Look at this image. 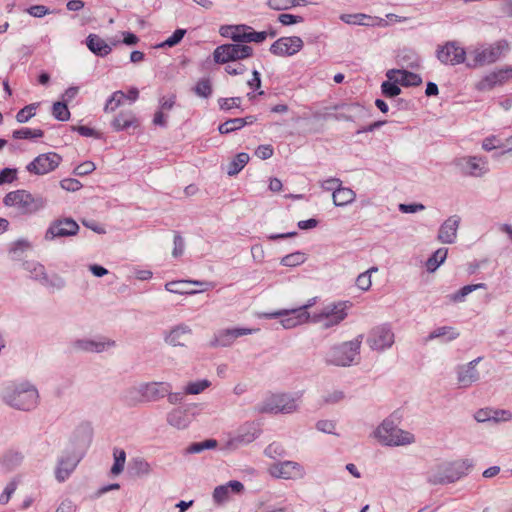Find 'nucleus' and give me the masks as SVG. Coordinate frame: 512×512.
Masks as SVG:
<instances>
[{"label": "nucleus", "mask_w": 512, "mask_h": 512, "mask_svg": "<svg viewBox=\"0 0 512 512\" xmlns=\"http://www.w3.org/2000/svg\"><path fill=\"white\" fill-rule=\"evenodd\" d=\"M39 107V103H32L24 108H22L18 113L16 114V120L19 123H26L28 122L33 116L36 114V110Z\"/></svg>", "instance_id": "nucleus-49"}, {"label": "nucleus", "mask_w": 512, "mask_h": 512, "mask_svg": "<svg viewBox=\"0 0 512 512\" xmlns=\"http://www.w3.org/2000/svg\"><path fill=\"white\" fill-rule=\"evenodd\" d=\"M448 254L447 248H439L426 261L425 266L428 272H434L445 261Z\"/></svg>", "instance_id": "nucleus-37"}, {"label": "nucleus", "mask_w": 512, "mask_h": 512, "mask_svg": "<svg viewBox=\"0 0 512 512\" xmlns=\"http://www.w3.org/2000/svg\"><path fill=\"white\" fill-rule=\"evenodd\" d=\"M192 335V329L186 324H178L164 332V341L173 347H184Z\"/></svg>", "instance_id": "nucleus-23"}, {"label": "nucleus", "mask_w": 512, "mask_h": 512, "mask_svg": "<svg viewBox=\"0 0 512 512\" xmlns=\"http://www.w3.org/2000/svg\"><path fill=\"white\" fill-rule=\"evenodd\" d=\"M341 19L348 24H358L366 26L378 25L381 22V19L373 18L365 14H346L342 15Z\"/></svg>", "instance_id": "nucleus-34"}, {"label": "nucleus", "mask_w": 512, "mask_h": 512, "mask_svg": "<svg viewBox=\"0 0 512 512\" xmlns=\"http://www.w3.org/2000/svg\"><path fill=\"white\" fill-rule=\"evenodd\" d=\"M261 430L255 422H245L234 432L226 435L222 442V450L232 452L254 442L260 436Z\"/></svg>", "instance_id": "nucleus-5"}, {"label": "nucleus", "mask_w": 512, "mask_h": 512, "mask_svg": "<svg viewBox=\"0 0 512 512\" xmlns=\"http://www.w3.org/2000/svg\"><path fill=\"white\" fill-rule=\"evenodd\" d=\"M482 147L484 150L490 151L493 149H502L506 146L501 142L497 136H490L483 140Z\"/></svg>", "instance_id": "nucleus-57"}, {"label": "nucleus", "mask_w": 512, "mask_h": 512, "mask_svg": "<svg viewBox=\"0 0 512 512\" xmlns=\"http://www.w3.org/2000/svg\"><path fill=\"white\" fill-rule=\"evenodd\" d=\"M125 99V93L121 90L115 91L112 95L107 99L106 104L104 106V112L109 113L115 111L120 105H122Z\"/></svg>", "instance_id": "nucleus-45"}, {"label": "nucleus", "mask_w": 512, "mask_h": 512, "mask_svg": "<svg viewBox=\"0 0 512 512\" xmlns=\"http://www.w3.org/2000/svg\"><path fill=\"white\" fill-rule=\"evenodd\" d=\"M464 162V171L468 175L479 177L484 174V161L481 158L471 156L465 158Z\"/></svg>", "instance_id": "nucleus-35"}, {"label": "nucleus", "mask_w": 512, "mask_h": 512, "mask_svg": "<svg viewBox=\"0 0 512 512\" xmlns=\"http://www.w3.org/2000/svg\"><path fill=\"white\" fill-rule=\"evenodd\" d=\"M373 271H377L376 268H371L367 271H365L364 273L360 274L357 279H356V285L359 289L363 290V291H367L370 287H371V284H372V281H371V273Z\"/></svg>", "instance_id": "nucleus-54"}, {"label": "nucleus", "mask_w": 512, "mask_h": 512, "mask_svg": "<svg viewBox=\"0 0 512 512\" xmlns=\"http://www.w3.org/2000/svg\"><path fill=\"white\" fill-rule=\"evenodd\" d=\"M510 50L507 40L501 39L490 44H481L469 52L468 66L472 68L491 65L504 58Z\"/></svg>", "instance_id": "nucleus-3"}, {"label": "nucleus", "mask_w": 512, "mask_h": 512, "mask_svg": "<svg viewBox=\"0 0 512 512\" xmlns=\"http://www.w3.org/2000/svg\"><path fill=\"white\" fill-rule=\"evenodd\" d=\"M471 467L472 462L468 459L444 463L437 466L436 470L431 471L428 479L433 484L454 482L466 475Z\"/></svg>", "instance_id": "nucleus-6"}, {"label": "nucleus", "mask_w": 512, "mask_h": 512, "mask_svg": "<svg viewBox=\"0 0 512 512\" xmlns=\"http://www.w3.org/2000/svg\"><path fill=\"white\" fill-rule=\"evenodd\" d=\"M31 248L30 242L25 239H20L11 245L10 254L14 260H20L23 254Z\"/></svg>", "instance_id": "nucleus-43"}, {"label": "nucleus", "mask_w": 512, "mask_h": 512, "mask_svg": "<svg viewBox=\"0 0 512 512\" xmlns=\"http://www.w3.org/2000/svg\"><path fill=\"white\" fill-rule=\"evenodd\" d=\"M96 169V165L92 161H85L81 164H79L74 169V174L78 176H85L88 174H91Z\"/></svg>", "instance_id": "nucleus-60"}, {"label": "nucleus", "mask_w": 512, "mask_h": 512, "mask_svg": "<svg viewBox=\"0 0 512 512\" xmlns=\"http://www.w3.org/2000/svg\"><path fill=\"white\" fill-rule=\"evenodd\" d=\"M457 226H441L438 233V240L442 243H453L457 235Z\"/></svg>", "instance_id": "nucleus-50"}, {"label": "nucleus", "mask_w": 512, "mask_h": 512, "mask_svg": "<svg viewBox=\"0 0 512 512\" xmlns=\"http://www.w3.org/2000/svg\"><path fill=\"white\" fill-rule=\"evenodd\" d=\"M114 463L111 467V474L117 476L124 470L126 462V452L121 448H114L113 450Z\"/></svg>", "instance_id": "nucleus-42"}, {"label": "nucleus", "mask_w": 512, "mask_h": 512, "mask_svg": "<svg viewBox=\"0 0 512 512\" xmlns=\"http://www.w3.org/2000/svg\"><path fill=\"white\" fill-rule=\"evenodd\" d=\"M139 125V119L131 110L120 111L111 122V126L115 131H124L130 128H137Z\"/></svg>", "instance_id": "nucleus-29"}, {"label": "nucleus", "mask_w": 512, "mask_h": 512, "mask_svg": "<svg viewBox=\"0 0 512 512\" xmlns=\"http://www.w3.org/2000/svg\"><path fill=\"white\" fill-rule=\"evenodd\" d=\"M77 511V505L70 499L63 500L55 512H76Z\"/></svg>", "instance_id": "nucleus-64"}, {"label": "nucleus", "mask_w": 512, "mask_h": 512, "mask_svg": "<svg viewBox=\"0 0 512 512\" xmlns=\"http://www.w3.org/2000/svg\"><path fill=\"white\" fill-rule=\"evenodd\" d=\"M485 283L471 284L462 287L459 291L451 296V300L454 302H461L464 298L477 289H485Z\"/></svg>", "instance_id": "nucleus-47"}, {"label": "nucleus", "mask_w": 512, "mask_h": 512, "mask_svg": "<svg viewBox=\"0 0 512 512\" xmlns=\"http://www.w3.org/2000/svg\"><path fill=\"white\" fill-rule=\"evenodd\" d=\"M245 491L242 482L238 480H231L223 485L214 488L212 498L218 505H223L230 501L234 495H241Z\"/></svg>", "instance_id": "nucleus-22"}, {"label": "nucleus", "mask_w": 512, "mask_h": 512, "mask_svg": "<svg viewBox=\"0 0 512 512\" xmlns=\"http://www.w3.org/2000/svg\"><path fill=\"white\" fill-rule=\"evenodd\" d=\"M361 340L356 338L332 347L326 354V362L336 366H350L359 355Z\"/></svg>", "instance_id": "nucleus-8"}, {"label": "nucleus", "mask_w": 512, "mask_h": 512, "mask_svg": "<svg viewBox=\"0 0 512 512\" xmlns=\"http://www.w3.org/2000/svg\"><path fill=\"white\" fill-rule=\"evenodd\" d=\"M299 399L300 396H293L289 394L272 395L257 405L256 410L259 413L290 414L298 409Z\"/></svg>", "instance_id": "nucleus-9"}, {"label": "nucleus", "mask_w": 512, "mask_h": 512, "mask_svg": "<svg viewBox=\"0 0 512 512\" xmlns=\"http://www.w3.org/2000/svg\"><path fill=\"white\" fill-rule=\"evenodd\" d=\"M18 486V482L13 479L7 485L5 486L3 492L0 494V504L6 505L9 501L11 496L14 494Z\"/></svg>", "instance_id": "nucleus-55"}, {"label": "nucleus", "mask_w": 512, "mask_h": 512, "mask_svg": "<svg viewBox=\"0 0 512 512\" xmlns=\"http://www.w3.org/2000/svg\"><path fill=\"white\" fill-rule=\"evenodd\" d=\"M350 307L351 304L348 301L328 303L311 315V322L321 325L324 329L332 328L339 325L347 317Z\"/></svg>", "instance_id": "nucleus-4"}, {"label": "nucleus", "mask_w": 512, "mask_h": 512, "mask_svg": "<svg viewBox=\"0 0 512 512\" xmlns=\"http://www.w3.org/2000/svg\"><path fill=\"white\" fill-rule=\"evenodd\" d=\"M367 342L369 346L374 350H383L384 349V329L377 328L374 329L368 339Z\"/></svg>", "instance_id": "nucleus-44"}, {"label": "nucleus", "mask_w": 512, "mask_h": 512, "mask_svg": "<svg viewBox=\"0 0 512 512\" xmlns=\"http://www.w3.org/2000/svg\"><path fill=\"white\" fill-rule=\"evenodd\" d=\"M210 283L199 280H177L165 284V290L180 295H194L206 291Z\"/></svg>", "instance_id": "nucleus-18"}, {"label": "nucleus", "mask_w": 512, "mask_h": 512, "mask_svg": "<svg viewBox=\"0 0 512 512\" xmlns=\"http://www.w3.org/2000/svg\"><path fill=\"white\" fill-rule=\"evenodd\" d=\"M220 35L230 38L236 44L242 43H262L267 38V33L257 32L248 25H223L219 29Z\"/></svg>", "instance_id": "nucleus-10"}, {"label": "nucleus", "mask_w": 512, "mask_h": 512, "mask_svg": "<svg viewBox=\"0 0 512 512\" xmlns=\"http://www.w3.org/2000/svg\"><path fill=\"white\" fill-rule=\"evenodd\" d=\"M249 155L247 153H239L235 156V158L229 163L227 173L230 176H234L238 174L249 162Z\"/></svg>", "instance_id": "nucleus-40"}, {"label": "nucleus", "mask_w": 512, "mask_h": 512, "mask_svg": "<svg viewBox=\"0 0 512 512\" xmlns=\"http://www.w3.org/2000/svg\"><path fill=\"white\" fill-rule=\"evenodd\" d=\"M194 92L203 98H208L212 94V84L207 78L200 79L195 87Z\"/></svg>", "instance_id": "nucleus-52"}, {"label": "nucleus", "mask_w": 512, "mask_h": 512, "mask_svg": "<svg viewBox=\"0 0 512 512\" xmlns=\"http://www.w3.org/2000/svg\"><path fill=\"white\" fill-rule=\"evenodd\" d=\"M258 329H249V328H231L224 329L217 333L215 340L218 345L227 347L230 346L235 339L241 336L253 334L257 332Z\"/></svg>", "instance_id": "nucleus-28"}, {"label": "nucleus", "mask_w": 512, "mask_h": 512, "mask_svg": "<svg viewBox=\"0 0 512 512\" xmlns=\"http://www.w3.org/2000/svg\"><path fill=\"white\" fill-rule=\"evenodd\" d=\"M210 386L211 382L208 379L190 381L185 386H183V393L185 395H198Z\"/></svg>", "instance_id": "nucleus-39"}, {"label": "nucleus", "mask_w": 512, "mask_h": 512, "mask_svg": "<svg viewBox=\"0 0 512 512\" xmlns=\"http://www.w3.org/2000/svg\"><path fill=\"white\" fill-rule=\"evenodd\" d=\"M265 318H277L281 317V325L285 329H291L298 325H302L308 322H311V314L308 311H304L303 309L294 308L291 310L284 309L271 313H265Z\"/></svg>", "instance_id": "nucleus-16"}, {"label": "nucleus", "mask_w": 512, "mask_h": 512, "mask_svg": "<svg viewBox=\"0 0 512 512\" xmlns=\"http://www.w3.org/2000/svg\"><path fill=\"white\" fill-rule=\"evenodd\" d=\"M0 399L8 407L29 412L39 404L37 387L27 380H12L5 382L0 390Z\"/></svg>", "instance_id": "nucleus-1"}, {"label": "nucleus", "mask_w": 512, "mask_h": 512, "mask_svg": "<svg viewBox=\"0 0 512 512\" xmlns=\"http://www.w3.org/2000/svg\"><path fill=\"white\" fill-rule=\"evenodd\" d=\"M512 81V65H504L485 74L477 83L476 89L481 92L493 90Z\"/></svg>", "instance_id": "nucleus-13"}, {"label": "nucleus", "mask_w": 512, "mask_h": 512, "mask_svg": "<svg viewBox=\"0 0 512 512\" xmlns=\"http://www.w3.org/2000/svg\"><path fill=\"white\" fill-rule=\"evenodd\" d=\"M144 397L147 402L157 401L164 398L166 394L172 390V386L168 382H147L142 383Z\"/></svg>", "instance_id": "nucleus-27"}, {"label": "nucleus", "mask_w": 512, "mask_h": 512, "mask_svg": "<svg viewBox=\"0 0 512 512\" xmlns=\"http://www.w3.org/2000/svg\"><path fill=\"white\" fill-rule=\"evenodd\" d=\"M52 115L55 119L59 121H67L70 118V112L66 103L63 102H55L52 107Z\"/></svg>", "instance_id": "nucleus-51"}, {"label": "nucleus", "mask_w": 512, "mask_h": 512, "mask_svg": "<svg viewBox=\"0 0 512 512\" xmlns=\"http://www.w3.org/2000/svg\"><path fill=\"white\" fill-rule=\"evenodd\" d=\"M134 467L138 475H148L152 471L150 464L140 458L134 460Z\"/></svg>", "instance_id": "nucleus-63"}, {"label": "nucleus", "mask_w": 512, "mask_h": 512, "mask_svg": "<svg viewBox=\"0 0 512 512\" xmlns=\"http://www.w3.org/2000/svg\"><path fill=\"white\" fill-rule=\"evenodd\" d=\"M264 454L269 458L275 459L277 457H284L286 450L281 443L272 442L265 448Z\"/></svg>", "instance_id": "nucleus-53"}, {"label": "nucleus", "mask_w": 512, "mask_h": 512, "mask_svg": "<svg viewBox=\"0 0 512 512\" xmlns=\"http://www.w3.org/2000/svg\"><path fill=\"white\" fill-rule=\"evenodd\" d=\"M62 157L54 152L38 155L30 162L26 169L29 173L35 175H45L54 171L61 163Z\"/></svg>", "instance_id": "nucleus-17"}, {"label": "nucleus", "mask_w": 512, "mask_h": 512, "mask_svg": "<svg viewBox=\"0 0 512 512\" xmlns=\"http://www.w3.org/2000/svg\"><path fill=\"white\" fill-rule=\"evenodd\" d=\"M448 335L449 340L456 339L459 336L458 332H455L451 327H439L435 329L430 335L429 339H434Z\"/></svg>", "instance_id": "nucleus-56"}, {"label": "nucleus", "mask_w": 512, "mask_h": 512, "mask_svg": "<svg viewBox=\"0 0 512 512\" xmlns=\"http://www.w3.org/2000/svg\"><path fill=\"white\" fill-rule=\"evenodd\" d=\"M278 21L282 25L288 26V25H293V24H298V23L303 22V17H301L299 15L283 13L278 16Z\"/></svg>", "instance_id": "nucleus-61"}, {"label": "nucleus", "mask_w": 512, "mask_h": 512, "mask_svg": "<svg viewBox=\"0 0 512 512\" xmlns=\"http://www.w3.org/2000/svg\"><path fill=\"white\" fill-rule=\"evenodd\" d=\"M22 267L32 279L51 292L60 291L66 286V281L62 276L57 273L48 274L45 266L37 261H25Z\"/></svg>", "instance_id": "nucleus-7"}, {"label": "nucleus", "mask_w": 512, "mask_h": 512, "mask_svg": "<svg viewBox=\"0 0 512 512\" xmlns=\"http://www.w3.org/2000/svg\"><path fill=\"white\" fill-rule=\"evenodd\" d=\"M481 358L470 361L467 365L460 366L457 370L458 384L462 388L471 386L479 379V373L476 369L477 364Z\"/></svg>", "instance_id": "nucleus-26"}, {"label": "nucleus", "mask_w": 512, "mask_h": 512, "mask_svg": "<svg viewBox=\"0 0 512 512\" xmlns=\"http://www.w3.org/2000/svg\"><path fill=\"white\" fill-rule=\"evenodd\" d=\"M116 345L114 340L101 337L98 339H78L73 343V348L78 351L100 353Z\"/></svg>", "instance_id": "nucleus-25"}, {"label": "nucleus", "mask_w": 512, "mask_h": 512, "mask_svg": "<svg viewBox=\"0 0 512 512\" xmlns=\"http://www.w3.org/2000/svg\"><path fill=\"white\" fill-rule=\"evenodd\" d=\"M355 196L352 189L340 186L333 192V202L337 206H344L351 203Z\"/></svg>", "instance_id": "nucleus-36"}, {"label": "nucleus", "mask_w": 512, "mask_h": 512, "mask_svg": "<svg viewBox=\"0 0 512 512\" xmlns=\"http://www.w3.org/2000/svg\"><path fill=\"white\" fill-rule=\"evenodd\" d=\"M86 42L89 50L97 56L103 57L108 55L112 51L111 47L106 43V41L96 34H90L87 37Z\"/></svg>", "instance_id": "nucleus-33"}, {"label": "nucleus", "mask_w": 512, "mask_h": 512, "mask_svg": "<svg viewBox=\"0 0 512 512\" xmlns=\"http://www.w3.org/2000/svg\"><path fill=\"white\" fill-rule=\"evenodd\" d=\"M81 458L82 456L74 451H63L57 458L54 468V477L56 481L63 483L69 479L81 461Z\"/></svg>", "instance_id": "nucleus-14"}, {"label": "nucleus", "mask_w": 512, "mask_h": 512, "mask_svg": "<svg viewBox=\"0 0 512 512\" xmlns=\"http://www.w3.org/2000/svg\"><path fill=\"white\" fill-rule=\"evenodd\" d=\"M438 59L444 64L457 65L463 63L466 52L457 42H447L437 50Z\"/></svg>", "instance_id": "nucleus-21"}, {"label": "nucleus", "mask_w": 512, "mask_h": 512, "mask_svg": "<svg viewBox=\"0 0 512 512\" xmlns=\"http://www.w3.org/2000/svg\"><path fill=\"white\" fill-rule=\"evenodd\" d=\"M79 232V226H71L70 229L61 226H50L45 234V239L53 240L57 237L74 236Z\"/></svg>", "instance_id": "nucleus-38"}, {"label": "nucleus", "mask_w": 512, "mask_h": 512, "mask_svg": "<svg viewBox=\"0 0 512 512\" xmlns=\"http://www.w3.org/2000/svg\"><path fill=\"white\" fill-rule=\"evenodd\" d=\"M44 132L41 129L21 128L13 131L14 139H35L43 137Z\"/></svg>", "instance_id": "nucleus-46"}, {"label": "nucleus", "mask_w": 512, "mask_h": 512, "mask_svg": "<svg viewBox=\"0 0 512 512\" xmlns=\"http://www.w3.org/2000/svg\"><path fill=\"white\" fill-rule=\"evenodd\" d=\"M123 402L130 407L146 401L142 383L127 388L122 395Z\"/></svg>", "instance_id": "nucleus-30"}, {"label": "nucleus", "mask_w": 512, "mask_h": 512, "mask_svg": "<svg viewBox=\"0 0 512 512\" xmlns=\"http://www.w3.org/2000/svg\"><path fill=\"white\" fill-rule=\"evenodd\" d=\"M186 33V30L185 29H177L173 32V34L168 37L162 44L161 46H168V47H173L175 45H177L184 37Z\"/></svg>", "instance_id": "nucleus-59"}, {"label": "nucleus", "mask_w": 512, "mask_h": 512, "mask_svg": "<svg viewBox=\"0 0 512 512\" xmlns=\"http://www.w3.org/2000/svg\"><path fill=\"white\" fill-rule=\"evenodd\" d=\"M304 46L303 40L298 36L281 37L270 47V52L281 57L297 54Z\"/></svg>", "instance_id": "nucleus-19"}, {"label": "nucleus", "mask_w": 512, "mask_h": 512, "mask_svg": "<svg viewBox=\"0 0 512 512\" xmlns=\"http://www.w3.org/2000/svg\"><path fill=\"white\" fill-rule=\"evenodd\" d=\"M388 81L386 82V96L394 97L400 94L398 85L403 87L419 86L422 78L415 73L407 70H390L386 73Z\"/></svg>", "instance_id": "nucleus-11"}, {"label": "nucleus", "mask_w": 512, "mask_h": 512, "mask_svg": "<svg viewBox=\"0 0 512 512\" xmlns=\"http://www.w3.org/2000/svg\"><path fill=\"white\" fill-rule=\"evenodd\" d=\"M268 472L272 477L284 480L303 479L306 475L304 466L291 460L271 464L268 468Z\"/></svg>", "instance_id": "nucleus-15"}, {"label": "nucleus", "mask_w": 512, "mask_h": 512, "mask_svg": "<svg viewBox=\"0 0 512 512\" xmlns=\"http://www.w3.org/2000/svg\"><path fill=\"white\" fill-rule=\"evenodd\" d=\"M267 5L269 8L281 11V10H287L292 7L297 6H305L307 5L306 0H268Z\"/></svg>", "instance_id": "nucleus-41"}, {"label": "nucleus", "mask_w": 512, "mask_h": 512, "mask_svg": "<svg viewBox=\"0 0 512 512\" xmlns=\"http://www.w3.org/2000/svg\"><path fill=\"white\" fill-rule=\"evenodd\" d=\"M198 407H199L198 404L193 403V404H189L186 407H178V408L172 409L167 414V418H166L167 423L170 426L177 428V429L187 428L192 421L191 417L196 416V412L194 410L197 409Z\"/></svg>", "instance_id": "nucleus-20"}, {"label": "nucleus", "mask_w": 512, "mask_h": 512, "mask_svg": "<svg viewBox=\"0 0 512 512\" xmlns=\"http://www.w3.org/2000/svg\"><path fill=\"white\" fill-rule=\"evenodd\" d=\"M415 442L412 432L386 423V446H407Z\"/></svg>", "instance_id": "nucleus-24"}, {"label": "nucleus", "mask_w": 512, "mask_h": 512, "mask_svg": "<svg viewBox=\"0 0 512 512\" xmlns=\"http://www.w3.org/2000/svg\"><path fill=\"white\" fill-rule=\"evenodd\" d=\"M307 257L302 252H294L284 256L281 259V264L286 267H296L303 264L306 261Z\"/></svg>", "instance_id": "nucleus-48"}, {"label": "nucleus", "mask_w": 512, "mask_h": 512, "mask_svg": "<svg viewBox=\"0 0 512 512\" xmlns=\"http://www.w3.org/2000/svg\"><path fill=\"white\" fill-rule=\"evenodd\" d=\"M24 460L22 452L10 450L7 451L0 459V466L5 472H11L18 468Z\"/></svg>", "instance_id": "nucleus-31"}, {"label": "nucleus", "mask_w": 512, "mask_h": 512, "mask_svg": "<svg viewBox=\"0 0 512 512\" xmlns=\"http://www.w3.org/2000/svg\"><path fill=\"white\" fill-rule=\"evenodd\" d=\"M3 204L18 215H31L45 207L46 199L28 190L17 189L5 195Z\"/></svg>", "instance_id": "nucleus-2"}, {"label": "nucleus", "mask_w": 512, "mask_h": 512, "mask_svg": "<svg viewBox=\"0 0 512 512\" xmlns=\"http://www.w3.org/2000/svg\"><path fill=\"white\" fill-rule=\"evenodd\" d=\"M255 121L256 118L254 116H247L245 118H234L220 124L218 130L221 134H228L233 131L241 129L246 125H251Z\"/></svg>", "instance_id": "nucleus-32"}, {"label": "nucleus", "mask_w": 512, "mask_h": 512, "mask_svg": "<svg viewBox=\"0 0 512 512\" xmlns=\"http://www.w3.org/2000/svg\"><path fill=\"white\" fill-rule=\"evenodd\" d=\"M60 186L62 189L69 191V192H75L82 188L81 182L74 178H65V179L61 180Z\"/></svg>", "instance_id": "nucleus-58"}, {"label": "nucleus", "mask_w": 512, "mask_h": 512, "mask_svg": "<svg viewBox=\"0 0 512 512\" xmlns=\"http://www.w3.org/2000/svg\"><path fill=\"white\" fill-rule=\"evenodd\" d=\"M253 55L252 47L244 44H223L213 52L214 61L218 64H228L247 59Z\"/></svg>", "instance_id": "nucleus-12"}, {"label": "nucleus", "mask_w": 512, "mask_h": 512, "mask_svg": "<svg viewBox=\"0 0 512 512\" xmlns=\"http://www.w3.org/2000/svg\"><path fill=\"white\" fill-rule=\"evenodd\" d=\"M17 178V170L5 168L0 172V185L12 183Z\"/></svg>", "instance_id": "nucleus-62"}]
</instances>
